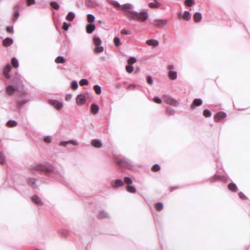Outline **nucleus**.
Masks as SVG:
<instances>
[{"label": "nucleus", "mask_w": 250, "mask_h": 250, "mask_svg": "<svg viewBox=\"0 0 250 250\" xmlns=\"http://www.w3.org/2000/svg\"><path fill=\"white\" fill-rule=\"evenodd\" d=\"M114 5L116 7H121L122 10L125 12V15L133 20L144 22L148 17L147 10L141 12L133 11L132 10L134 7L130 3H126L121 5L118 2H115Z\"/></svg>", "instance_id": "obj_1"}, {"label": "nucleus", "mask_w": 250, "mask_h": 250, "mask_svg": "<svg viewBox=\"0 0 250 250\" xmlns=\"http://www.w3.org/2000/svg\"><path fill=\"white\" fill-rule=\"evenodd\" d=\"M162 97L164 102L168 104H170L173 106H177L179 105V102L170 96L164 95Z\"/></svg>", "instance_id": "obj_2"}, {"label": "nucleus", "mask_w": 250, "mask_h": 250, "mask_svg": "<svg viewBox=\"0 0 250 250\" xmlns=\"http://www.w3.org/2000/svg\"><path fill=\"white\" fill-rule=\"evenodd\" d=\"M116 162L121 166H124L126 167H129L130 166H131V161L126 158H124L122 159H116Z\"/></svg>", "instance_id": "obj_3"}, {"label": "nucleus", "mask_w": 250, "mask_h": 250, "mask_svg": "<svg viewBox=\"0 0 250 250\" xmlns=\"http://www.w3.org/2000/svg\"><path fill=\"white\" fill-rule=\"evenodd\" d=\"M33 168L35 170L44 171L46 173H49L53 171V168L51 167H47L45 165H39L34 167Z\"/></svg>", "instance_id": "obj_4"}, {"label": "nucleus", "mask_w": 250, "mask_h": 250, "mask_svg": "<svg viewBox=\"0 0 250 250\" xmlns=\"http://www.w3.org/2000/svg\"><path fill=\"white\" fill-rule=\"evenodd\" d=\"M49 104L53 105L56 109L58 110L61 109L63 107V104L57 100H49Z\"/></svg>", "instance_id": "obj_5"}, {"label": "nucleus", "mask_w": 250, "mask_h": 250, "mask_svg": "<svg viewBox=\"0 0 250 250\" xmlns=\"http://www.w3.org/2000/svg\"><path fill=\"white\" fill-rule=\"evenodd\" d=\"M124 182L120 179H117L115 181H113L111 183V186L114 188L122 187L124 186Z\"/></svg>", "instance_id": "obj_6"}, {"label": "nucleus", "mask_w": 250, "mask_h": 250, "mask_svg": "<svg viewBox=\"0 0 250 250\" xmlns=\"http://www.w3.org/2000/svg\"><path fill=\"white\" fill-rule=\"evenodd\" d=\"M85 102V96L83 94H79L77 96L76 103L79 105L84 104Z\"/></svg>", "instance_id": "obj_7"}, {"label": "nucleus", "mask_w": 250, "mask_h": 250, "mask_svg": "<svg viewBox=\"0 0 250 250\" xmlns=\"http://www.w3.org/2000/svg\"><path fill=\"white\" fill-rule=\"evenodd\" d=\"M167 22V20L166 19L162 20H156L154 21V25L156 26L163 27Z\"/></svg>", "instance_id": "obj_8"}, {"label": "nucleus", "mask_w": 250, "mask_h": 250, "mask_svg": "<svg viewBox=\"0 0 250 250\" xmlns=\"http://www.w3.org/2000/svg\"><path fill=\"white\" fill-rule=\"evenodd\" d=\"M11 70V66L9 64H7L3 69V74L5 76V78L7 79H9L10 77L9 72Z\"/></svg>", "instance_id": "obj_9"}, {"label": "nucleus", "mask_w": 250, "mask_h": 250, "mask_svg": "<svg viewBox=\"0 0 250 250\" xmlns=\"http://www.w3.org/2000/svg\"><path fill=\"white\" fill-rule=\"evenodd\" d=\"M202 100L201 99H195L193 101V103L190 105V107L192 109H194L195 106H200L202 104Z\"/></svg>", "instance_id": "obj_10"}, {"label": "nucleus", "mask_w": 250, "mask_h": 250, "mask_svg": "<svg viewBox=\"0 0 250 250\" xmlns=\"http://www.w3.org/2000/svg\"><path fill=\"white\" fill-rule=\"evenodd\" d=\"M226 117V114L224 112H219L217 113L215 116H214V120L216 122H218Z\"/></svg>", "instance_id": "obj_11"}, {"label": "nucleus", "mask_w": 250, "mask_h": 250, "mask_svg": "<svg viewBox=\"0 0 250 250\" xmlns=\"http://www.w3.org/2000/svg\"><path fill=\"white\" fill-rule=\"evenodd\" d=\"M6 89L7 93L10 95L13 94L17 90V87H15L12 85H8Z\"/></svg>", "instance_id": "obj_12"}, {"label": "nucleus", "mask_w": 250, "mask_h": 250, "mask_svg": "<svg viewBox=\"0 0 250 250\" xmlns=\"http://www.w3.org/2000/svg\"><path fill=\"white\" fill-rule=\"evenodd\" d=\"M91 145L97 148H101L102 146V142L98 139H93L91 141Z\"/></svg>", "instance_id": "obj_13"}, {"label": "nucleus", "mask_w": 250, "mask_h": 250, "mask_svg": "<svg viewBox=\"0 0 250 250\" xmlns=\"http://www.w3.org/2000/svg\"><path fill=\"white\" fill-rule=\"evenodd\" d=\"M95 29V26L94 24L89 23L86 25V30L87 33H92Z\"/></svg>", "instance_id": "obj_14"}, {"label": "nucleus", "mask_w": 250, "mask_h": 250, "mask_svg": "<svg viewBox=\"0 0 250 250\" xmlns=\"http://www.w3.org/2000/svg\"><path fill=\"white\" fill-rule=\"evenodd\" d=\"M146 43L149 46H157L159 43L157 40H148L146 41Z\"/></svg>", "instance_id": "obj_15"}, {"label": "nucleus", "mask_w": 250, "mask_h": 250, "mask_svg": "<svg viewBox=\"0 0 250 250\" xmlns=\"http://www.w3.org/2000/svg\"><path fill=\"white\" fill-rule=\"evenodd\" d=\"M32 200L34 202L37 204L38 205H42L43 204V203L41 200V199L37 195H34L32 196Z\"/></svg>", "instance_id": "obj_16"}, {"label": "nucleus", "mask_w": 250, "mask_h": 250, "mask_svg": "<svg viewBox=\"0 0 250 250\" xmlns=\"http://www.w3.org/2000/svg\"><path fill=\"white\" fill-rule=\"evenodd\" d=\"M68 144H72L74 146H77L78 145L77 142L71 140L68 141H62L60 143V145L62 146H66Z\"/></svg>", "instance_id": "obj_17"}, {"label": "nucleus", "mask_w": 250, "mask_h": 250, "mask_svg": "<svg viewBox=\"0 0 250 250\" xmlns=\"http://www.w3.org/2000/svg\"><path fill=\"white\" fill-rule=\"evenodd\" d=\"M13 42V39L10 38H6L3 41V45L5 46H8Z\"/></svg>", "instance_id": "obj_18"}, {"label": "nucleus", "mask_w": 250, "mask_h": 250, "mask_svg": "<svg viewBox=\"0 0 250 250\" xmlns=\"http://www.w3.org/2000/svg\"><path fill=\"white\" fill-rule=\"evenodd\" d=\"M99 110V106L95 104H92L91 106V111L93 114H96L98 113Z\"/></svg>", "instance_id": "obj_19"}, {"label": "nucleus", "mask_w": 250, "mask_h": 250, "mask_svg": "<svg viewBox=\"0 0 250 250\" xmlns=\"http://www.w3.org/2000/svg\"><path fill=\"white\" fill-rule=\"evenodd\" d=\"M36 179L34 178H30L28 180V183L33 188H37V186L36 185Z\"/></svg>", "instance_id": "obj_20"}, {"label": "nucleus", "mask_w": 250, "mask_h": 250, "mask_svg": "<svg viewBox=\"0 0 250 250\" xmlns=\"http://www.w3.org/2000/svg\"><path fill=\"white\" fill-rule=\"evenodd\" d=\"M154 2H150L149 3V6L152 8H159L161 4L159 3L158 0H154Z\"/></svg>", "instance_id": "obj_21"}, {"label": "nucleus", "mask_w": 250, "mask_h": 250, "mask_svg": "<svg viewBox=\"0 0 250 250\" xmlns=\"http://www.w3.org/2000/svg\"><path fill=\"white\" fill-rule=\"evenodd\" d=\"M194 21L196 22L200 21L202 19V15L199 12H196L193 16Z\"/></svg>", "instance_id": "obj_22"}, {"label": "nucleus", "mask_w": 250, "mask_h": 250, "mask_svg": "<svg viewBox=\"0 0 250 250\" xmlns=\"http://www.w3.org/2000/svg\"><path fill=\"white\" fill-rule=\"evenodd\" d=\"M75 17V14L73 12H70L66 16V20L68 21H72Z\"/></svg>", "instance_id": "obj_23"}, {"label": "nucleus", "mask_w": 250, "mask_h": 250, "mask_svg": "<svg viewBox=\"0 0 250 250\" xmlns=\"http://www.w3.org/2000/svg\"><path fill=\"white\" fill-rule=\"evenodd\" d=\"M19 9H20L19 6H17L15 7V14H14V17L13 19V21H16L17 20V19L20 15V14L19 12Z\"/></svg>", "instance_id": "obj_24"}, {"label": "nucleus", "mask_w": 250, "mask_h": 250, "mask_svg": "<svg viewBox=\"0 0 250 250\" xmlns=\"http://www.w3.org/2000/svg\"><path fill=\"white\" fill-rule=\"evenodd\" d=\"M126 190L127 192L131 193H135L136 192L135 188L130 185H127L126 187Z\"/></svg>", "instance_id": "obj_25"}, {"label": "nucleus", "mask_w": 250, "mask_h": 250, "mask_svg": "<svg viewBox=\"0 0 250 250\" xmlns=\"http://www.w3.org/2000/svg\"><path fill=\"white\" fill-rule=\"evenodd\" d=\"M182 18L188 21L190 19L191 16L189 12L188 11H184L183 14L181 16Z\"/></svg>", "instance_id": "obj_26"}, {"label": "nucleus", "mask_w": 250, "mask_h": 250, "mask_svg": "<svg viewBox=\"0 0 250 250\" xmlns=\"http://www.w3.org/2000/svg\"><path fill=\"white\" fill-rule=\"evenodd\" d=\"M57 63H63L65 62V59L62 56L57 57L55 60Z\"/></svg>", "instance_id": "obj_27"}, {"label": "nucleus", "mask_w": 250, "mask_h": 250, "mask_svg": "<svg viewBox=\"0 0 250 250\" xmlns=\"http://www.w3.org/2000/svg\"><path fill=\"white\" fill-rule=\"evenodd\" d=\"M93 42L96 45H99L101 44L102 42L101 38L98 36H95L93 39Z\"/></svg>", "instance_id": "obj_28"}, {"label": "nucleus", "mask_w": 250, "mask_h": 250, "mask_svg": "<svg viewBox=\"0 0 250 250\" xmlns=\"http://www.w3.org/2000/svg\"><path fill=\"white\" fill-rule=\"evenodd\" d=\"M168 76L172 80H175L177 78V72L173 71H170L169 72Z\"/></svg>", "instance_id": "obj_29"}, {"label": "nucleus", "mask_w": 250, "mask_h": 250, "mask_svg": "<svg viewBox=\"0 0 250 250\" xmlns=\"http://www.w3.org/2000/svg\"><path fill=\"white\" fill-rule=\"evenodd\" d=\"M166 113L167 115H173L175 113V110L171 107H168L166 109Z\"/></svg>", "instance_id": "obj_30"}, {"label": "nucleus", "mask_w": 250, "mask_h": 250, "mask_svg": "<svg viewBox=\"0 0 250 250\" xmlns=\"http://www.w3.org/2000/svg\"><path fill=\"white\" fill-rule=\"evenodd\" d=\"M11 63L14 67L17 68L19 66L18 61L15 57H14L12 59Z\"/></svg>", "instance_id": "obj_31"}, {"label": "nucleus", "mask_w": 250, "mask_h": 250, "mask_svg": "<svg viewBox=\"0 0 250 250\" xmlns=\"http://www.w3.org/2000/svg\"><path fill=\"white\" fill-rule=\"evenodd\" d=\"M93 89L97 94L100 95L101 93V87L100 85H95L93 87Z\"/></svg>", "instance_id": "obj_32"}, {"label": "nucleus", "mask_w": 250, "mask_h": 250, "mask_svg": "<svg viewBox=\"0 0 250 250\" xmlns=\"http://www.w3.org/2000/svg\"><path fill=\"white\" fill-rule=\"evenodd\" d=\"M194 0H185V4L186 6L191 7L194 4Z\"/></svg>", "instance_id": "obj_33"}, {"label": "nucleus", "mask_w": 250, "mask_h": 250, "mask_svg": "<svg viewBox=\"0 0 250 250\" xmlns=\"http://www.w3.org/2000/svg\"><path fill=\"white\" fill-rule=\"evenodd\" d=\"M17 122L15 121L10 120L7 122L6 125L10 127L16 126L17 125Z\"/></svg>", "instance_id": "obj_34"}, {"label": "nucleus", "mask_w": 250, "mask_h": 250, "mask_svg": "<svg viewBox=\"0 0 250 250\" xmlns=\"http://www.w3.org/2000/svg\"><path fill=\"white\" fill-rule=\"evenodd\" d=\"M108 216V214L104 211H101L99 212L98 217L100 218H106Z\"/></svg>", "instance_id": "obj_35"}, {"label": "nucleus", "mask_w": 250, "mask_h": 250, "mask_svg": "<svg viewBox=\"0 0 250 250\" xmlns=\"http://www.w3.org/2000/svg\"><path fill=\"white\" fill-rule=\"evenodd\" d=\"M50 4L52 8L56 10H58L60 8L59 4L55 1L51 2Z\"/></svg>", "instance_id": "obj_36"}, {"label": "nucleus", "mask_w": 250, "mask_h": 250, "mask_svg": "<svg viewBox=\"0 0 250 250\" xmlns=\"http://www.w3.org/2000/svg\"><path fill=\"white\" fill-rule=\"evenodd\" d=\"M155 208L157 210L161 211L163 208V204L161 202H158L156 204Z\"/></svg>", "instance_id": "obj_37"}, {"label": "nucleus", "mask_w": 250, "mask_h": 250, "mask_svg": "<svg viewBox=\"0 0 250 250\" xmlns=\"http://www.w3.org/2000/svg\"><path fill=\"white\" fill-rule=\"evenodd\" d=\"M229 188L231 191H235L237 189V187L236 184L231 183L229 185Z\"/></svg>", "instance_id": "obj_38"}, {"label": "nucleus", "mask_w": 250, "mask_h": 250, "mask_svg": "<svg viewBox=\"0 0 250 250\" xmlns=\"http://www.w3.org/2000/svg\"><path fill=\"white\" fill-rule=\"evenodd\" d=\"M114 43L116 46L119 47L121 45V41L119 38L116 37L114 39Z\"/></svg>", "instance_id": "obj_39"}, {"label": "nucleus", "mask_w": 250, "mask_h": 250, "mask_svg": "<svg viewBox=\"0 0 250 250\" xmlns=\"http://www.w3.org/2000/svg\"><path fill=\"white\" fill-rule=\"evenodd\" d=\"M95 16L89 14L87 15V21L89 22H93L95 20Z\"/></svg>", "instance_id": "obj_40"}, {"label": "nucleus", "mask_w": 250, "mask_h": 250, "mask_svg": "<svg viewBox=\"0 0 250 250\" xmlns=\"http://www.w3.org/2000/svg\"><path fill=\"white\" fill-rule=\"evenodd\" d=\"M104 48L102 46H97L95 48V52L98 53H102L104 51Z\"/></svg>", "instance_id": "obj_41"}, {"label": "nucleus", "mask_w": 250, "mask_h": 250, "mask_svg": "<svg viewBox=\"0 0 250 250\" xmlns=\"http://www.w3.org/2000/svg\"><path fill=\"white\" fill-rule=\"evenodd\" d=\"M211 115V112L208 109H205L203 112V115L205 117H209Z\"/></svg>", "instance_id": "obj_42"}, {"label": "nucleus", "mask_w": 250, "mask_h": 250, "mask_svg": "<svg viewBox=\"0 0 250 250\" xmlns=\"http://www.w3.org/2000/svg\"><path fill=\"white\" fill-rule=\"evenodd\" d=\"M125 69H126V71L129 73H131L133 72V70H134V67L132 65H126V67H125Z\"/></svg>", "instance_id": "obj_43"}, {"label": "nucleus", "mask_w": 250, "mask_h": 250, "mask_svg": "<svg viewBox=\"0 0 250 250\" xmlns=\"http://www.w3.org/2000/svg\"><path fill=\"white\" fill-rule=\"evenodd\" d=\"M0 163L3 165L5 163L4 155L0 152Z\"/></svg>", "instance_id": "obj_44"}, {"label": "nucleus", "mask_w": 250, "mask_h": 250, "mask_svg": "<svg viewBox=\"0 0 250 250\" xmlns=\"http://www.w3.org/2000/svg\"><path fill=\"white\" fill-rule=\"evenodd\" d=\"M124 182L128 185H131L132 183V180L129 177H125L124 178Z\"/></svg>", "instance_id": "obj_45"}, {"label": "nucleus", "mask_w": 250, "mask_h": 250, "mask_svg": "<svg viewBox=\"0 0 250 250\" xmlns=\"http://www.w3.org/2000/svg\"><path fill=\"white\" fill-rule=\"evenodd\" d=\"M79 84L82 86L86 85L88 84V82L86 79H83L79 82Z\"/></svg>", "instance_id": "obj_46"}, {"label": "nucleus", "mask_w": 250, "mask_h": 250, "mask_svg": "<svg viewBox=\"0 0 250 250\" xmlns=\"http://www.w3.org/2000/svg\"><path fill=\"white\" fill-rule=\"evenodd\" d=\"M153 171H158L160 169V167L158 164H155L151 168Z\"/></svg>", "instance_id": "obj_47"}, {"label": "nucleus", "mask_w": 250, "mask_h": 250, "mask_svg": "<svg viewBox=\"0 0 250 250\" xmlns=\"http://www.w3.org/2000/svg\"><path fill=\"white\" fill-rule=\"evenodd\" d=\"M71 88L73 89H77V88L78 87V83H77V81H72L71 83Z\"/></svg>", "instance_id": "obj_48"}, {"label": "nucleus", "mask_w": 250, "mask_h": 250, "mask_svg": "<svg viewBox=\"0 0 250 250\" xmlns=\"http://www.w3.org/2000/svg\"><path fill=\"white\" fill-rule=\"evenodd\" d=\"M70 26V23H68L66 22H64L63 23V25H62V29L66 31V30H67V29H68V27Z\"/></svg>", "instance_id": "obj_49"}, {"label": "nucleus", "mask_w": 250, "mask_h": 250, "mask_svg": "<svg viewBox=\"0 0 250 250\" xmlns=\"http://www.w3.org/2000/svg\"><path fill=\"white\" fill-rule=\"evenodd\" d=\"M121 33L122 34H125V35H130L131 34V30H126L125 29H123L121 31Z\"/></svg>", "instance_id": "obj_50"}, {"label": "nucleus", "mask_w": 250, "mask_h": 250, "mask_svg": "<svg viewBox=\"0 0 250 250\" xmlns=\"http://www.w3.org/2000/svg\"><path fill=\"white\" fill-rule=\"evenodd\" d=\"M137 60L133 57H130L128 61V63L129 64L134 63L136 62Z\"/></svg>", "instance_id": "obj_51"}, {"label": "nucleus", "mask_w": 250, "mask_h": 250, "mask_svg": "<svg viewBox=\"0 0 250 250\" xmlns=\"http://www.w3.org/2000/svg\"><path fill=\"white\" fill-rule=\"evenodd\" d=\"M153 100L156 103H157V104H161L162 103L161 99L158 97H155L153 98Z\"/></svg>", "instance_id": "obj_52"}, {"label": "nucleus", "mask_w": 250, "mask_h": 250, "mask_svg": "<svg viewBox=\"0 0 250 250\" xmlns=\"http://www.w3.org/2000/svg\"><path fill=\"white\" fill-rule=\"evenodd\" d=\"M147 82L150 85H152L153 84V81L150 76H148L147 77Z\"/></svg>", "instance_id": "obj_53"}, {"label": "nucleus", "mask_w": 250, "mask_h": 250, "mask_svg": "<svg viewBox=\"0 0 250 250\" xmlns=\"http://www.w3.org/2000/svg\"><path fill=\"white\" fill-rule=\"evenodd\" d=\"M51 137L50 136H46L44 138V141L46 143H50L51 141Z\"/></svg>", "instance_id": "obj_54"}, {"label": "nucleus", "mask_w": 250, "mask_h": 250, "mask_svg": "<svg viewBox=\"0 0 250 250\" xmlns=\"http://www.w3.org/2000/svg\"><path fill=\"white\" fill-rule=\"evenodd\" d=\"M6 31L8 33H13L14 32L13 26H7Z\"/></svg>", "instance_id": "obj_55"}, {"label": "nucleus", "mask_w": 250, "mask_h": 250, "mask_svg": "<svg viewBox=\"0 0 250 250\" xmlns=\"http://www.w3.org/2000/svg\"><path fill=\"white\" fill-rule=\"evenodd\" d=\"M239 197L242 199H247V197L241 192L239 193Z\"/></svg>", "instance_id": "obj_56"}, {"label": "nucleus", "mask_w": 250, "mask_h": 250, "mask_svg": "<svg viewBox=\"0 0 250 250\" xmlns=\"http://www.w3.org/2000/svg\"><path fill=\"white\" fill-rule=\"evenodd\" d=\"M35 3V0H27V4L28 6H29L31 4H34Z\"/></svg>", "instance_id": "obj_57"}, {"label": "nucleus", "mask_w": 250, "mask_h": 250, "mask_svg": "<svg viewBox=\"0 0 250 250\" xmlns=\"http://www.w3.org/2000/svg\"><path fill=\"white\" fill-rule=\"evenodd\" d=\"M71 98H72L71 94H67L65 96V100L69 101L71 99Z\"/></svg>", "instance_id": "obj_58"}, {"label": "nucleus", "mask_w": 250, "mask_h": 250, "mask_svg": "<svg viewBox=\"0 0 250 250\" xmlns=\"http://www.w3.org/2000/svg\"><path fill=\"white\" fill-rule=\"evenodd\" d=\"M127 88L128 89H134L135 88V85L133 84H129Z\"/></svg>", "instance_id": "obj_59"}, {"label": "nucleus", "mask_w": 250, "mask_h": 250, "mask_svg": "<svg viewBox=\"0 0 250 250\" xmlns=\"http://www.w3.org/2000/svg\"><path fill=\"white\" fill-rule=\"evenodd\" d=\"M174 68V66L173 65L171 64V65H169L168 66V69H169L170 71H171V70H172V69H173Z\"/></svg>", "instance_id": "obj_60"}, {"label": "nucleus", "mask_w": 250, "mask_h": 250, "mask_svg": "<svg viewBox=\"0 0 250 250\" xmlns=\"http://www.w3.org/2000/svg\"><path fill=\"white\" fill-rule=\"evenodd\" d=\"M214 178L216 180H220L221 179V176L219 175H215L214 176Z\"/></svg>", "instance_id": "obj_61"}, {"label": "nucleus", "mask_w": 250, "mask_h": 250, "mask_svg": "<svg viewBox=\"0 0 250 250\" xmlns=\"http://www.w3.org/2000/svg\"><path fill=\"white\" fill-rule=\"evenodd\" d=\"M98 23H103V21H101V20L98 21Z\"/></svg>", "instance_id": "obj_62"}]
</instances>
